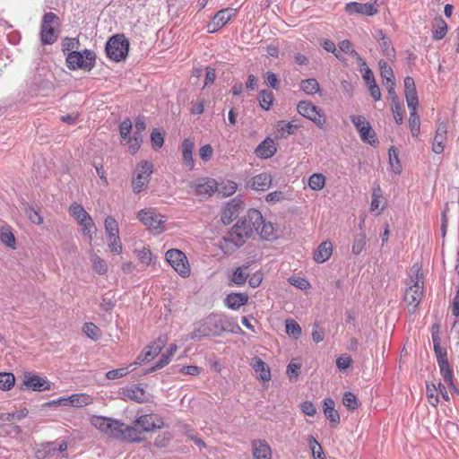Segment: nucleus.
Listing matches in <instances>:
<instances>
[{
  "mask_svg": "<svg viewBox=\"0 0 459 459\" xmlns=\"http://www.w3.org/2000/svg\"><path fill=\"white\" fill-rule=\"evenodd\" d=\"M261 224H263L261 212L258 210L250 209L247 214L229 231L223 238L224 244L221 247L232 250L241 247L246 238H250L253 232H256V230L260 229Z\"/></svg>",
  "mask_w": 459,
  "mask_h": 459,
  "instance_id": "1",
  "label": "nucleus"
},
{
  "mask_svg": "<svg viewBox=\"0 0 459 459\" xmlns=\"http://www.w3.org/2000/svg\"><path fill=\"white\" fill-rule=\"evenodd\" d=\"M227 331L237 333L241 331V328L238 325L231 327V324L224 316L212 314L199 323L190 337L194 341H200L204 337L219 336Z\"/></svg>",
  "mask_w": 459,
  "mask_h": 459,
  "instance_id": "2",
  "label": "nucleus"
},
{
  "mask_svg": "<svg viewBox=\"0 0 459 459\" xmlns=\"http://www.w3.org/2000/svg\"><path fill=\"white\" fill-rule=\"evenodd\" d=\"M59 18L54 13L44 14L40 26V39L43 44H53L58 38Z\"/></svg>",
  "mask_w": 459,
  "mask_h": 459,
  "instance_id": "3",
  "label": "nucleus"
},
{
  "mask_svg": "<svg viewBox=\"0 0 459 459\" xmlns=\"http://www.w3.org/2000/svg\"><path fill=\"white\" fill-rule=\"evenodd\" d=\"M419 272V270L417 271ZM409 287L405 290L404 300L408 306L411 307V311L414 312L423 295V281L422 275L417 274L410 280Z\"/></svg>",
  "mask_w": 459,
  "mask_h": 459,
  "instance_id": "4",
  "label": "nucleus"
},
{
  "mask_svg": "<svg viewBox=\"0 0 459 459\" xmlns=\"http://www.w3.org/2000/svg\"><path fill=\"white\" fill-rule=\"evenodd\" d=\"M137 218L140 221L146 226L151 231L160 234L164 231V223L166 218L157 213L152 209H143L137 213Z\"/></svg>",
  "mask_w": 459,
  "mask_h": 459,
  "instance_id": "5",
  "label": "nucleus"
},
{
  "mask_svg": "<svg viewBox=\"0 0 459 459\" xmlns=\"http://www.w3.org/2000/svg\"><path fill=\"white\" fill-rule=\"evenodd\" d=\"M129 40L124 34L112 36L106 43L107 57H126L129 50Z\"/></svg>",
  "mask_w": 459,
  "mask_h": 459,
  "instance_id": "6",
  "label": "nucleus"
},
{
  "mask_svg": "<svg viewBox=\"0 0 459 459\" xmlns=\"http://www.w3.org/2000/svg\"><path fill=\"white\" fill-rule=\"evenodd\" d=\"M166 260L181 277L186 278L190 275L188 260L182 251L178 249L168 250Z\"/></svg>",
  "mask_w": 459,
  "mask_h": 459,
  "instance_id": "7",
  "label": "nucleus"
},
{
  "mask_svg": "<svg viewBox=\"0 0 459 459\" xmlns=\"http://www.w3.org/2000/svg\"><path fill=\"white\" fill-rule=\"evenodd\" d=\"M168 336L166 334L159 336L153 343L147 346L145 351H143L138 357L137 360L131 364L130 367H132L131 370H134L137 365H141L142 363H144L146 361L151 360L155 356H157L161 350L164 348L166 343L168 342Z\"/></svg>",
  "mask_w": 459,
  "mask_h": 459,
  "instance_id": "8",
  "label": "nucleus"
},
{
  "mask_svg": "<svg viewBox=\"0 0 459 459\" xmlns=\"http://www.w3.org/2000/svg\"><path fill=\"white\" fill-rule=\"evenodd\" d=\"M152 173V163L143 161L137 165L134 177L132 181L133 191L135 194L140 193L147 186Z\"/></svg>",
  "mask_w": 459,
  "mask_h": 459,
  "instance_id": "9",
  "label": "nucleus"
},
{
  "mask_svg": "<svg viewBox=\"0 0 459 459\" xmlns=\"http://www.w3.org/2000/svg\"><path fill=\"white\" fill-rule=\"evenodd\" d=\"M297 109L301 116L314 122L319 128L324 127L325 123V115L311 102L301 100L298 103Z\"/></svg>",
  "mask_w": 459,
  "mask_h": 459,
  "instance_id": "10",
  "label": "nucleus"
},
{
  "mask_svg": "<svg viewBox=\"0 0 459 459\" xmlns=\"http://www.w3.org/2000/svg\"><path fill=\"white\" fill-rule=\"evenodd\" d=\"M351 120L363 142L374 145L377 143L376 134L370 124L363 116H351Z\"/></svg>",
  "mask_w": 459,
  "mask_h": 459,
  "instance_id": "11",
  "label": "nucleus"
},
{
  "mask_svg": "<svg viewBox=\"0 0 459 459\" xmlns=\"http://www.w3.org/2000/svg\"><path fill=\"white\" fill-rule=\"evenodd\" d=\"M237 13V9L234 8H225L220 10L213 16L212 22H210L207 25V30L209 33H214L218 31L221 28H222L225 24H227L230 19L235 16Z\"/></svg>",
  "mask_w": 459,
  "mask_h": 459,
  "instance_id": "12",
  "label": "nucleus"
},
{
  "mask_svg": "<svg viewBox=\"0 0 459 459\" xmlns=\"http://www.w3.org/2000/svg\"><path fill=\"white\" fill-rule=\"evenodd\" d=\"M22 385L27 389L42 392L50 389L48 381L32 372H25L22 377Z\"/></svg>",
  "mask_w": 459,
  "mask_h": 459,
  "instance_id": "13",
  "label": "nucleus"
},
{
  "mask_svg": "<svg viewBox=\"0 0 459 459\" xmlns=\"http://www.w3.org/2000/svg\"><path fill=\"white\" fill-rule=\"evenodd\" d=\"M134 424L141 429L142 432L153 431L164 426L162 419L154 414L142 415L134 420Z\"/></svg>",
  "mask_w": 459,
  "mask_h": 459,
  "instance_id": "14",
  "label": "nucleus"
},
{
  "mask_svg": "<svg viewBox=\"0 0 459 459\" xmlns=\"http://www.w3.org/2000/svg\"><path fill=\"white\" fill-rule=\"evenodd\" d=\"M242 201L238 198H234L229 202L221 216L222 223L225 225L231 223L242 211Z\"/></svg>",
  "mask_w": 459,
  "mask_h": 459,
  "instance_id": "15",
  "label": "nucleus"
},
{
  "mask_svg": "<svg viewBox=\"0 0 459 459\" xmlns=\"http://www.w3.org/2000/svg\"><path fill=\"white\" fill-rule=\"evenodd\" d=\"M273 182V178L268 173H260L258 175L251 178L247 183V186L250 187L255 191H266L270 188Z\"/></svg>",
  "mask_w": 459,
  "mask_h": 459,
  "instance_id": "16",
  "label": "nucleus"
},
{
  "mask_svg": "<svg viewBox=\"0 0 459 459\" xmlns=\"http://www.w3.org/2000/svg\"><path fill=\"white\" fill-rule=\"evenodd\" d=\"M345 10L351 14L358 13L368 16H372L377 13V8L376 7V4L372 3L362 4L357 2H351L346 4Z\"/></svg>",
  "mask_w": 459,
  "mask_h": 459,
  "instance_id": "17",
  "label": "nucleus"
},
{
  "mask_svg": "<svg viewBox=\"0 0 459 459\" xmlns=\"http://www.w3.org/2000/svg\"><path fill=\"white\" fill-rule=\"evenodd\" d=\"M92 399L90 395L85 394H74L68 398H60L57 401H53L48 404H71L74 407H83L91 403Z\"/></svg>",
  "mask_w": 459,
  "mask_h": 459,
  "instance_id": "18",
  "label": "nucleus"
},
{
  "mask_svg": "<svg viewBox=\"0 0 459 459\" xmlns=\"http://www.w3.org/2000/svg\"><path fill=\"white\" fill-rule=\"evenodd\" d=\"M62 52L67 57H82L79 52L80 42L76 38H65L61 42Z\"/></svg>",
  "mask_w": 459,
  "mask_h": 459,
  "instance_id": "19",
  "label": "nucleus"
},
{
  "mask_svg": "<svg viewBox=\"0 0 459 459\" xmlns=\"http://www.w3.org/2000/svg\"><path fill=\"white\" fill-rule=\"evenodd\" d=\"M381 76L384 80V85L387 88L388 94H394V82L393 81L394 74L390 65L383 59L379 62Z\"/></svg>",
  "mask_w": 459,
  "mask_h": 459,
  "instance_id": "20",
  "label": "nucleus"
},
{
  "mask_svg": "<svg viewBox=\"0 0 459 459\" xmlns=\"http://www.w3.org/2000/svg\"><path fill=\"white\" fill-rule=\"evenodd\" d=\"M252 448L255 459H272L271 447L265 441L254 440Z\"/></svg>",
  "mask_w": 459,
  "mask_h": 459,
  "instance_id": "21",
  "label": "nucleus"
},
{
  "mask_svg": "<svg viewBox=\"0 0 459 459\" xmlns=\"http://www.w3.org/2000/svg\"><path fill=\"white\" fill-rule=\"evenodd\" d=\"M277 151L276 144L271 138H266L255 150V154L263 159L271 158Z\"/></svg>",
  "mask_w": 459,
  "mask_h": 459,
  "instance_id": "22",
  "label": "nucleus"
},
{
  "mask_svg": "<svg viewBox=\"0 0 459 459\" xmlns=\"http://www.w3.org/2000/svg\"><path fill=\"white\" fill-rule=\"evenodd\" d=\"M333 254V244L330 241L322 242L314 252V260L322 264L327 261Z\"/></svg>",
  "mask_w": 459,
  "mask_h": 459,
  "instance_id": "23",
  "label": "nucleus"
},
{
  "mask_svg": "<svg viewBox=\"0 0 459 459\" xmlns=\"http://www.w3.org/2000/svg\"><path fill=\"white\" fill-rule=\"evenodd\" d=\"M125 424L118 420L109 418V421L106 424L105 434L108 437L119 439L123 436V428Z\"/></svg>",
  "mask_w": 459,
  "mask_h": 459,
  "instance_id": "24",
  "label": "nucleus"
},
{
  "mask_svg": "<svg viewBox=\"0 0 459 459\" xmlns=\"http://www.w3.org/2000/svg\"><path fill=\"white\" fill-rule=\"evenodd\" d=\"M65 64L70 70L89 72L93 68L95 59H65Z\"/></svg>",
  "mask_w": 459,
  "mask_h": 459,
  "instance_id": "25",
  "label": "nucleus"
},
{
  "mask_svg": "<svg viewBox=\"0 0 459 459\" xmlns=\"http://www.w3.org/2000/svg\"><path fill=\"white\" fill-rule=\"evenodd\" d=\"M195 148L194 142L187 138L185 139L182 143V158L183 161L186 163V165L188 167V169L191 170L194 169L195 162L193 159V151Z\"/></svg>",
  "mask_w": 459,
  "mask_h": 459,
  "instance_id": "26",
  "label": "nucleus"
},
{
  "mask_svg": "<svg viewBox=\"0 0 459 459\" xmlns=\"http://www.w3.org/2000/svg\"><path fill=\"white\" fill-rule=\"evenodd\" d=\"M251 366L253 367L255 373L259 375V377L264 381H269L271 379V371L268 366L264 363V361L258 358L255 357L252 359Z\"/></svg>",
  "mask_w": 459,
  "mask_h": 459,
  "instance_id": "27",
  "label": "nucleus"
},
{
  "mask_svg": "<svg viewBox=\"0 0 459 459\" xmlns=\"http://www.w3.org/2000/svg\"><path fill=\"white\" fill-rule=\"evenodd\" d=\"M248 301V296L246 293H231L225 299L226 305L231 309H238Z\"/></svg>",
  "mask_w": 459,
  "mask_h": 459,
  "instance_id": "28",
  "label": "nucleus"
},
{
  "mask_svg": "<svg viewBox=\"0 0 459 459\" xmlns=\"http://www.w3.org/2000/svg\"><path fill=\"white\" fill-rule=\"evenodd\" d=\"M69 212L70 214L78 221V223H91V217L81 204L73 203L69 208Z\"/></svg>",
  "mask_w": 459,
  "mask_h": 459,
  "instance_id": "29",
  "label": "nucleus"
},
{
  "mask_svg": "<svg viewBox=\"0 0 459 459\" xmlns=\"http://www.w3.org/2000/svg\"><path fill=\"white\" fill-rule=\"evenodd\" d=\"M334 401L331 398L324 400V413L325 417L335 425L340 422V415L334 408Z\"/></svg>",
  "mask_w": 459,
  "mask_h": 459,
  "instance_id": "30",
  "label": "nucleus"
},
{
  "mask_svg": "<svg viewBox=\"0 0 459 459\" xmlns=\"http://www.w3.org/2000/svg\"><path fill=\"white\" fill-rule=\"evenodd\" d=\"M249 275V265L238 266L233 272L230 281L238 286H241L245 284Z\"/></svg>",
  "mask_w": 459,
  "mask_h": 459,
  "instance_id": "31",
  "label": "nucleus"
},
{
  "mask_svg": "<svg viewBox=\"0 0 459 459\" xmlns=\"http://www.w3.org/2000/svg\"><path fill=\"white\" fill-rule=\"evenodd\" d=\"M216 187V182L213 179H202L195 185V193L199 195H211Z\"/></svg>",
  "mask_w": 459,
  "mask_h": 459,
  "instance_id": "32",
  "label": "nucleus"
},
{
  "mask_svg": "<svg viewBox=\"0 0 459 459\" xmlns=\"http://www.w3.org/2000/svg\"><path fill=\"white\" fill-rule=\"evenodd\" d=\"M123 436L120 439H126L132 442H141L142 438L140 437V434L142 433L141 430H139V427L135 426H124L123 428Z\"/></svg>",
  "mask_w": 459,
  "mask_h": 459,
  "instance_id": "33",
  "label": "nucleus"
},
{
  "mask_svg": "<svg viewBox=\"0 0 459 459\" xmlns=\"http://www.w3.org/2000/svg\"><path fill=\"white\" fill-rule=\"evenodd\" d=\"M123 394L126 398L135 401L137 403H143L145 399L143 389L138 385H134L125 390Z\"/></svg>",
  "mask_w": 459,
  "mask_h": 459,
  "instance_id": "34",
  "label": "nucleus"
},
{
  "mask_svg": "<svg viewBox=\"0 0 459 459\" xmlns=\"http://www.w3.org/2000/svg\"><path fill=\"white\" fill-rule=\"evenodd\" d=\"M0 240L8 247L13 249L15 248L16 241L15 237L10 228L1 227L0 228Z\"/></svg>",
  "mask_w": 459,
  "mask_h": 459,
  "instance_id": "35",
  "label": "nucleus"
},
{
  "mask_svg": "<svg viewBox=\"0 0 459 459\" xmlns=\"http://www.w3.org/2000/svg\"><path fill=\"white\" fill-rule=\"evenodd\" d=\"M300 88L308 95L316 94L320 91L319 83L314 78L302 80L300 82Z\"/></svg>",
  "mask_w": 459,
  "mask_h": 459,
  "instance_id": "36",
  "label": "nucleus"
},
{
  "mask_svg": "<svg viewBox=\"0 0 459 459\" xmlns=\"http://www.w3.org/2000/svg\"><path fill=\"white\" fill-rule=\"evenodd\" d=\"M104 226L108 238L119 237L118 223L113 217L108 216L105 220Z\"/></svg>",
  "mask_w": 459,
  "mask_h": 459,
  "instance_id": "37",
  "label": "nucleus"
},
{
  "mask_svg": "<svg viewBox=\"0 0 459 459\" xmlns=\"http://www.w3.org/2000/svg\"><path fill=\"white\" fill-rule=\"evenodd\" d=\"M296 128H298L297 125L283 120L279 121L276 126V129L282 138H286L288 135L294 134Z\"/></svg>",
  "mask_w": 459,
  "mask_h": 459,
  "instance_id": "38",
  "label": "nucleus"
},
{
  "mask_svg": "<svg viewBox=\"0 0 459 459\" xmlns=\"http://www.w3.org/2000/svg\"><path fill=\"white\" fill-rule=\"evenodd\" d=\"M440 368V373L443 377L444 382L449 385L451 388L455 389V385L453 381V372L449 366V363H444L438 365Z\"/></svg>",
  "mask_w": 459,
  "mask_h": 459,
  "instance_id": "39",
  "label": "nucleus"
},
{
  "mask_svg": "<svg viewBox=\"0 0 459 459\" xmlns=\"http://www.w3.org/2000/svg\"><path fill=\"white\" fill-rule=\"evenodd\" d=\"M325 184V178L323 174L315 173L310 176L308 179V186L313 190H321L324 188Z\"/></svg>",
  "mask_w": 459,
  "mask_h": 459,
  "instance_id": "40",
  "label": "nucleus"
},
{
  "mask_svg": "<svg viewBox=\"0 0 459 459\" xmlns=\"http://www.w3.org/2000/svg\"><path fill=\"white\" fill-rule=\"evenodd\" d=\"M15 383V377L12 373H0V390L8 391Z\"/></svg>",
  "mask_w": 459,
  "mask_h": 459,
  "instance_id": "41",
  "label": "nucleus"
},
{
  "mask_svg": "<svg viewBox=\"0 0 459 459\" xmlns=\"http://www.w3.org/2000/svg\"><path fill=\"white\" fill-rule=\"evenodd\" d=\"M83 333L91 340L98 341L101 336V332L93 323H85L82 327Z\"/></svg>",
  "mask_w": 459,
  "mask_h": 459,
  "instance_id": "42",
  "label": "nucleus"
},
{
  "mask_svg": "<svg viewBox=\"0 0 459 459\" xmlns=\"http://www.w3.org/2000/svg\"><path fill=\"white\" fill-rule=\"evenodd\" d=\"M260 106L264 110H269L273 100V93L270 91L264 90L258 95Z\"/></svg>",
  "mask_w": 459,
  "mask_h": 459,
  "instance_id": "43",
  "label": "nucleus"
},
{
  "mask_svg": "<svg viewBox=\"0 0 459 459\" xmlns=\"http://www.w3.org/2000/svg\"><path fill=\"white\" fill-rule=\"evenodd\" d=\"M286 325V333L297 339L301 334V327L293 319H287L285 321Z\"/></svg>",
  "mask_w": 459,
  "mask_h": 459,
  "instance_id": "44",
  "label": "nucleus"
},
{
  "mask_svg": "<svg viewBox=\"0 0 459 459\" xmlns=\"http://www.w3.org/2000/svg\"><path fill=\"white\" fill-rule=\"evenodd\" d=\"M91 260L92 263V268L96 273L104 274L108 272V265L106 262L99 255H92Z\"/></svg>",
  "mask_w": 459,
  "mask_h": 459,
  "instance_id": "45",
  "label": "nucleus"
},
{
  "mask_svg": "<svg viewBox=\"0 0 459 459\" xmlns=\"http://www.w3.org/2000/svg\"><path fill=\"white\" fill-rule=\"evenodd\" d=\"M367 244L366 235L365 234H358L354 238V241L352 244V253L354 255H359L363 249L365 248Z\"/></svg>",
  "mask_w": 459,
  "mask_h": 459,
  "instance_id": "46",
  "label": "nucleus"
},
{
  "mask_svg": "<svg viewBox=\"0 0 459 459\" xmlns=\"http://www.w3.org/2000/svg\"><path fill=\"white\" fill-rule=\"evenodd\" d=\"M109 421L108 417L93 415L90 418L91 424L99 429L102 434H105L106 424Z\"/></svg>",
  "mask_w": 459,
  "mask_h": 459,
  "instance_id": "47",
  "label": "nucleus"
},
{
  "mask_svg": "<svg viewBox=\"0 0 459 459\" xmlns=\"http://www.w3.org/2000/svg\"><path fill=\"white\" fill-rule=\"evenodd\" d=\"M409 126L413 136H418L420 133V117L417 115V110H410Z\"/></svg>",
  "mask_w": 459,
  "mask_h": 459,
  "instance_id": "48",
  "label": "nucleus"
},
{
  "mask_svg": "<svg viewBox=\"0 0 459 459\" xmlns=\"http://www.w3.org/2000/svg\"><path fill=\"white\" fill-rule=\"evenodd\" d=\"M342 403L344 406H346L350 411H354L356 410L359 405V400L357 399V397L351 392H346L344 394H343V397H342Z\"/></svg>",
  "mask_w": 459,
  "mask_h": 459,
  "instance_id": "49",
  "label": "nucleus"
},
{
  "mask_svg": "<svg viewBox=\"0 0 459 459\" xmlns=\"http://www.w3.org/2000/svg\"><path fill=\"white\" fill-rule=\"evenodd\" d=\"M382 197L381 190L378 187L377 189H374L372 194V202L370 205V211L372 212H376L377 215H379L380 212L383 211L384 207L380 208V201L379 199Z\"/></svg>",
  "mask_w": 459,
  "mask_h": 459,
  "instance_id": "50",
  "label": "nucleus"
},
{
  "mask_svg": "<svg viewBox=\"0 0 459 459\" xmlns=\"http://www.w3.org/2000/svg\"><path fill=\"white\" fill-rule=\"evenodd\" d=\"M308 442L310 444L314 459H325L320 444L314 438V437L309 436Z\"/></svg>",
  "mask_w": 459,
  "mask_h": 459,
  "instance_id": "51",
  "label": "nucleus"
},
{
  "mask_svg": "<svg viewBox=\"0 0 459 459\" xmlns=\"http://www.w3.org/2000/svg\"><path fill=\"white\" fill-rule=\"evenodd\" d=\"M446 32L447 24L444 20H438L433 31V38L437 40L442 39L446 36Z\"/></svg>",
  "mask_w": 459,
  "mask_h": 459,
  "instance_id": "52",
  "label": "nucleus"
},
{
  "mask_svg": "<svg viewBox=\"0 0 459 459\" xmlns=\"http://www.w3.org/2000/svg\"><path fill=\"white\" fill-rule=\"evenodd\" d=\"M256 233L264 239L273 237V227L272 223H265L263 220L260 229L256 230Z\"/></svg>",
  "mask_w": 459,
  "mask_h": 459,
  "instance_id": "53",
  "label": "nucleus"
},
{
  "mask_svg": "<svg viewBox=\"0 0 459 459\" xmlns=\"http://www.w3.org/2000/svg\"><path fill=\"white\" fill-rule=\"evenodd\" d=\"M393 104L394 105L392 107V111L394 113V120L396 124L401 125L403 121V117L401 112V105L399 103V100L396 93H394L393 97Z\"/></svg>",
  "mask_w": 459,
  "mask_h": 459,
  "instance_id": "54",
  "label": "nucleus"
},
{
  "mask_svg": "<svg viewBox=\"0 0 459 459\" xmlns=\"http://www.w3.org/2000/svg\"><path fill=\"white\" fill-rule=\"evenodd\" d=\"M173 356H174V353H172L171 351H169L168 350L166 351V353L162 354L160 360L148 370V372H153L157 369L162 368L163 367H165L166 365H168L169 363V361Z\"/></svg>",
  "mask_w": 459,
  "mask_h": 459,
  "instance_id": "55",
  "label": "nucleus"
},
{
  "mask_svg": "<svg viewBox=\"0 0 459 459\" xmlns=\"http://www.w3.org/2000/svg\"><path fill=\"white\" fill-rule=\"evenodd\" d=\"M238 186L233 181H227L222 183L219 188L220 194L223 196H230L237 191Z\"/></svg>",
  "mask_w": 459,
  "mask_h": 459,
  "instance_id": "56",
  "label": "nucleus"
},
{
  "mask_svg": "<svg viewBox=\"0 0 459 459\" xmlns=\"http://www.w3.org/2000/svg\"><path fill=\"white\" fill-rule=\"evenodd\" d=\"M407 106L410 110H417L419 105L417 91H405Z\"/></svg>",
  "mask_w": 459,
  "mask_h": 459,
  "instance_id": "57",
  "label": "nucleus"
},
{
  "mask_svg": "<svg viewBox=\"0 0 459 459\" xmlns=\"http://www.w3.org/2000/svg\"><path fill=\"white\" fill-rule=\"evenodd\" d=\"M29 413V411L26 408L21 409L14 412L4 413L3 419L5 420L13 421V420H21L25 418Z\"/></svg>",
  "mask_w": 459,
  "mask_h": 459,
  "instance_id": "58",
  "label": "nucleus"
},
{
  "mask_svg": "<svg viewBox=\"0 0 459 459\" xmlns=\"http://www.w3.org/2000/svg\"><path fill=\"white\" fill-rule=\"evenodd\" d=\"M437 392V388L434 384H427V397L429 403L433 406H437L439 402Z\"/></svg>",
  "mask_w": 459,
  "mask_h": 459,
  "instance_id": "59",
  "label": "nucleus"
},
{
  "mask_svg": "<svg viewBox=\"0 0 459 459\" xmlns=\"http://www.w3.org/2000/svg\"><path fill=\"white\" fill-rule=\"evenodd\" d=\"M389 162H390V165H391L393 170L395 173L401 172V164H400V161L398 159V154L396 153L394 147H391L389 149Z\"/></svg>",
  "mask_w": 459,
  "mask_h": 459,
  "instance_id": "60",
  "label": "nucleus"
},
{
  "mask_svg": "<svg viewBox=\"0 0 459 459\" xmlns=\"http://www.w3.org/2000/svg\"><path fill=\"white\" fill-rule=\"evenodd\" d=\"M446 140V136L435 135L432 144V150L435 153L440 154L444 152Z\"/></svg>",
  "mask_w": 459,
  "mask_h": 459,
  "instance_id": "61",
  "label": "nucleus"
},
{
  "mask_svg": "<svg viewBox=\"0 0 459 459\" xmlns=\"http://www.w3.org/2000/svg\"><path fill=\"white\" fill-rule=\"evenodd\" d=\"M434 345V351L437 359V364L440 365L442 362H448L446 359V350L440 345V342H437Z\"/></svg>",
  "mask_w": 459,
  "mask_h": 459,
  "instance_id": "62",
  "label": "nucleus"
},
{
  "mask_svg": "<svg viewBox=\"0 0 459 459\" xmlns=\"http://www.w3.org/2000/svg\"><path fill=\"white\" fill-rule=\"evenodd\" d=\"M129 373L128 368H120L112 369L107 372L106 377L108 379L114 380L126 376Z\"/></svg>",
  "mask_w": 459,
  "mask_h": 459,
  "instance_id": "63",
  "label": "nucleus"
},
{
  "mask_svg": "<svg viewBox=\"0 0 459 459\" xmlns=\"http://www.w3.org/2000/svg\"><path fill=\"white\" fill-rule=\"evenodd\" d=\"M108 242L110 252L115 254H120L122 252V244L119 237L108 238Z\"/></svg>",
  "mask_w": 459,
  "mask_h": 459,
  "instance_id": "64",
  "label": "nucleus"
}]
</instances>
